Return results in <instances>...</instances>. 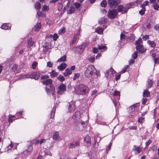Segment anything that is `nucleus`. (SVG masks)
Listing matches in <instances>:
<instances>
[{"instance_id": "1", "label": "nucleus", "mask_w": 159, "mask_h": 159, "mask_svg": "<svg viewBox=\"0 0 159 159\" xmlns=\"http://www.w3.org/2000/svg\"><path fill=\"white\" fill-rule=\"evenodd\" d=\"M89 90L88 87L82 84L78 85L75 89L76 93L79 94H86L88 93Z\"/></svg>"}, {"instance_id": "2", "label": "nucleus", "mask_w": 159, "mask_h": 159, "mask_svg": "<svg viewBox=\"0 0 159 159\" xmlns=\"http://www.w3.org/2000/svg\"><path fill=\"white\" fill-rule=\"evenodd\" d=\"M95 70V68L93 65H89L86 69L84 72V75L86 77H91L92 75L93 71Z\"/></svg>"}, {"instance_id": "3", "label": "nucleus", "mask_w": 159, "mask_h": 159, "mask_svg": "<svg viewBox=\"0 0 159 159\" xmlns=\"http://www.w3.org/2000/svg\"><path fill=\"white\" fill-rule=\"evenodd\" d=\"M40 76V74L39 72H34L30 75H27L23 76V78H31L35 80L38 79Z\"/></svg>"}, {"instance_id": "4", "label": "nucleus", "mask_w": 159, "mask_h": 159, "mask_svg": "<svg viewBox=\"0 0 159 159\" xmlns=\"http://www.w3.org/2000/svg\"><path fill=\"white\" fill-rule=\"evenodd\" d=\"M120 92L119 91H115L113 93V95L114 96V99L113 101V102L114 106L116 108L117 105L118 104V102L117 100H119L120 98Z\"/></svg>"}, {"instance_id": "5", "label": "nucleus", "mask_w": 159, "mask_h": 159, "mask_svg": "<svg viewBox=\"0 0 159 159\" xmlns=\"http://www.w3.org/2000/svg\"><path fill=\"white\" fill-rule=\"evenodd\" d=\"M117 14V12L116 9L109 10L108 12V17L111 19H114Z\"/></svg>"}, {"instance_id": "6", "label": "nucleus", "mask_w": 159, "mask_h": 159, "mask_svg": "<svg viewBox=\"0 0 159 159\" xmlns=\"http://www.w3.org/2000/svg\"><path fill=\"white\" fill-rule=\"evenodd\" d=\"M116 73V71L113 70V69L111 67L108 70H107L105 73V76L108 79V78H112L113 76V75L114 74Z\"/></svg>"}, {"instance_id": "7", "label": "nucleus", "mask_w": 159, "mask_h": 159, "mask_svg": "<svg viewBox=\"0 0 159 159\" xmlns=\"http://www.w3.org/2000/svg\"><path fill=\"white\" fill-rule=\"evenodd\" d=\"M66 88L65 85L62 84H61L58 87L57 93L60 95L63 94L64 92L66 91Z\"/></svg>"}, {"instance_id": "8", "label": "nucleus", "mask_w": 159, "mask_h": 159, "mask_svg": "<svg viewBox=\"0 0 159 159\" xmlns=\"http://www.w3.org/2000/svg\"><path fill=\"white\" fill-rule=\"evenodd\" d=\"M120 0H108V3L110 7H116L120 3Z\"/></svg>"}, {"instance_id": "9", "label": "nucleus", "mask_w": 159, "mask_h": 159, "mask_svg": "<svg viewBox=\"0 0 159 159\" xmlns=\"http://www.w3.org/2000/svg\"><path fill=\"white\" fill-rule=\"evenodd\" d=\"M75 103L74 102H70L69 103L68 106V112H73L75 109Z\"/></svg>"}, {"instance_id": "10", "label": "nucleus", "mask_w": 159, "mask_h": 159, "mask_svg": "<svg viewBox=\"0 0 159 159\" xmlns=\"http://www.w3.org/2000/svg\"><path fill=\"white\" fill-rule=\"evenodd\" d=\"M45 89L46 91L48 94L50 92L52 95H54L55 94V89L53 85H50V89L49 88H47V87H46Z\"/></svg>"}, {"instance_id": "11", "label": "nucleus", "mask_w": 159, "mask_h": 159, "mask_svg": "<svg viewBox=\"0 0 159 159\" xmlns=\"http://www.w3.org/2000/svg\"><path fill=\"white\" fill-rule=\"evenodd\" d=\"M117 9L119 12H122V13L127 12L128 9L127 7H123L121 5L118 6Z\"/></svg>"}, {"instance_id": "12", "label": "nucleus", "mask_w": 159, "mask_h": 159, "mask_svg": "<svg viewBox=\"0 0 159 159\" xmlns=\"http://www.w3.org/2000/svg\"><path fill=\"white\" fill-rule=\"evenodd\" d=\"M142 149V148L140 146L137 147L135 145H134L133 150L135 152V154H138L140 153Z\"/></svg>"}, {"instance_id": "13", "label": "nucleus", "mask_w": 159, "mask_h": 159, "mask_svg": "<svg viewBox=\"0 0 159 159\" xmlns=\"http://www.w3.org/2000/svg\"><path fill=\"white\" fill-rule=\"evenodd\" d=\"M136 48L137 51L140 53H142L145 51L143 48V46L142 45L136 46Z\"/></svg>"}, {"instance_id": "14", "label": "nucleus", "mask_w": 159, "mask_h": 159, "mask_svg": "<svg viewBox=\"0 0 159 159\" xmlns=\"http://www.w3.org/2000/svg\"><path fill=\"white\" fill-rule=\"evenodd\" d=\"M11 27V24L9 23H8L3 24L1 26V28L2 29L6 30L10 29Z\"/></svg>"}, {"instance_id": "15", "label": "nucleus", "mask_w": 159, "mask_h": 159, "mask_svg": "<svg viewBox=\"0 0 159 159\" xmlns=\"http://www.w3.org/2000/svg\"><path fill=\"white\" fill-rule=\"evenodd\" d=\"M139 106V103H137L133 105L132 106H131L129 108V112H133L135 110V108Z\"/></svg>"}, {"instance_id": "16", "label": "nucleus", "mask_w": 159, "mask_h": 159, "mask_svg": "<svg viewBox=\"0 0 159 159\" xmlns=\"http://www.w3.org/2000/svg\"><path fill=\"white\" fill-rule=\"evenodd\" d=\"M52 81L51 79H47L42 81V83L47 86L48 85H52Z\"/></svg>"}, {"instance_id": "17", "label": "nucleus", "mask_w": 159, "mask_h": 159, "mask_svg": "<svg viewBox=\"0 0 159 159\" xmlns=\"http://www.w3.org/2000/svg\"><path fill=\"white\" fill-rule=\"evenodd\" d=\"M84 141L85 142L87 143L88 146L91 145V138L89 136H86L84 138Z\"/></svg>"}, {"instance_id": "18", "label": "nucleus", "mask_w": 159, "mask_h": 159, "mask_svg": "<svg viewBox=\"0 0 159 159\" xmlns=\"http://www.w3.org/2000/svg\"><path fill=\"white\" fill-rule=\"evenodd\" d=\"M67 65L65 63L63 62L59 66L57 67V68L60 71L64 70L66 67Z\"/></svg>"}, {"instance_id": "19", "label": "nucleus", "mask_w": 159, "mask_h": 159, "mask_svg": "<svg viewBox=\"0 0 159 159\" xmlns=\"http://www.w3.org/2000/svg\"><path fill=\"white\" fill-rule=\"evenodd\" d=\"M60 136L59 135V133L56 131L53 133V139L55 140H57L60 138Z\"/></svg>"}, {"instance_id": "20", "label": "nucleus", "mask_w": 159, "mask_h": 159, "mask_svg": "<svg viewBox=\"0 0 159 159\" xmlns=\"http://www.w3.org/2000/svg\"><path fill=\"white\" fill-rule=\"evenodd\" d=\"M72 73L71 70L70 69L67 68L65 70V72L63 73L65 77H67L70 75Z\"/></svg>"}, {"instance_id": "21", "label": "nucleus", "mask_w": 159, "mask_h": 159, "mask_svg": "<svg viewBox=\"0 0 159 159\" xmlns=\"http://www.w3.org/2000/svg\"><path fill=\"white\" fill-rule=\"evenodd\" d=\"M34 43V41H32V39L30 38L28 41V45L27 47L28 48H30L33 45Z\"/></svg>"}, {"instance_id": "22", "label": "nucleus", "mask_w": 159, "mask_h": 159, "mask_svg": "<svg viewBox=\"0 0 159 159\" xmlns=\"http://www.w3.org/2000/svg\"><path fill=\"white\" fill-rule=\"evenodd\" d=\"M41 26V23H39L37 24L33 28L34 30L35 31H39V30Z\"/></svg>"}, {"instance_id": "23", "label": "nucleus", "mask_w": 159, "mask_h": 159, "mask_svg": "<svg viewBox=\"0 0 159 159\" xmlns=\"http://www.w3.org/2000/svg\"><path fill=\"white\" fill-rule=\"evenodd\" d=\"M150 93L147 90H145L143 93V96L144 98L148 97L150 96Z\"/></svg>"}, {"instance_id": "24", "label": "nucleus", "mask_w": 159, "mask_h": 159, "mask_svg": "<svg viewBox=\"0 0 159 159\" xmlns=\"http://www.w3.org/2000/svg\"><path fill=\"white\" fill-rule=\"evenodd\" d=\"M87 45L86 43H84L83 44H82V45H81V47H75V48L77 50H78L79 49H81V48H82L83 47V49H82V52H78L77 53L78 54H81V53L82 52H83V50H84V48H85V47L87 46Z\"/></svg>"}, {"instance_id": "25", "label": "nucleus", "mask_w": 159, "mask_h": 159, "mask_svg": "<svg viewBox=\"0 0 159 159\" xmlns=\"http://www.w3.org/2000/svg\"><path fill=\"white\" fill-rule=\"evenodd\" d=\"M56 109V107L55 106H54L52 110L51 111L50 118L52 119H53L54 117L55 113V112Z\"/></svg>"}, {"instance_id": "26", "label": "nucleus", "mask_w": 159, "mask_h": 159, "mask_svg": "<svg viewBox=\"0 0 159 159\" xmlns=\"http://www.w3.org/2000/svg\"><path fill=\"white\" fill-rule=\"evenodd\" d=\"M75 10V7L72 6L70 7L69 10L67 11L68 14H71L74 13Z\"/></svg>"}, {"instance_id": "27", "label": "nucleus", "mask_w": 159, "mask_h": 159, "mask_svg": "<svg viewBox=\"0 0 159 159\" xmlns=\"http://www.w3.org/2000/svg\"><path fill=\"white\" fill-rule=\"evenodd\" d=\"M51 77L53 78L57 76L58 74V72H56L54 70H52L50 73Z\"/></svg>"}, {"instance_id": "28", "label": "nucleus", "mask_w": 159, "mask_h": 159, "mask_svg": "<svg viewBox=\"0 0 159 159\" xmlns=\"http://www.w3.org/2000/svg\"><path fill=\"white\" fill-rule=\"evenodd\" d=\"M103 29L102 28L98 27L96 30V31L97 33L99 34H101L103 33Z\"/></svg>"}, {"instance_id": "29", "label": "nucleus", "mask_w": 159, "mask_h": 159, "mask_svg": "<svg viewBox=\"0 0 159 159\" xmlns=\"http://www.w3.org/2000/svg\"><path fill=\"white\" fill-rule=\"evenodd\" d=\"M147 43L148 44L152 47L154 48L156 46L155 43L153 41H151L149 40L148 41Z\"/></svg>"}, {"instance_id": "30", "label": "nucleus", "mask_w": 159, "mask_h": 159, "mask_svg": "<svg viewBox=\"0 0 159 159\" xmlns=\"http://www.w3.org/2000/svg\"><path fill=\"white\" fill-rule=\"evenodd\" d=\"M98 49L100 50H102V51H104L107 49V47L105 45H98Z\"/></svg>"}, {"instance_id": "31", "label": "nucleus", "mask_w": 159, "mask_h": 159, "mask_svg": "<svg viewBox=\"0 0 159 159\" xmlns=\"http://www.w3.org/2000/svg\"><path fill=\"white\" fill-rule=\"evenodd\" d=\"M152 81L151 80H148V84H147V88L149 89L152 87Z\"/></svg>"}, {"instance_id": "32", "label": "nucleus", "mask_w": 159, "mask_h": 159, "mask_svg": "<svg viewBox=\"0 0 159 159\" xmlns=\"http://www.w3.org/2000/svg\"><path fill=\"white\" fill-rule=\"evenodd\" d=\"M66 56L64 55L57 60L58 62H61L62 61H66Z\"/></svg>"}, {"instance_id": "33", "label": "nucleus", "mask_w": 159, "mask_h": 159, "mask_svg": "<svg viewBox=\"0 0 159 159\" xmlns=\"http://www.w3.org/2000/svg\"><path fill=\"white\" fill-rule=\"evenodd\" d=\"M45 155H48L50 156H52V154L50 151L48 149H45L44 151Z\"/></svg>"}, {"instance_id": "34", "label": "nucleus", "mask_w": 159, "mask_h": 159, "mask_svg": "<svg viewBox=\"0 0 159 159\" xmlns=\"http://www.w3.org/2000/svg\"><path fill=\"white\" fill-rule=\"evenodd\" d=\"M15 117V116H14L11 115H9L8 118V121L10 123H12L13 121L12 118H14Z\"/></svg>"}, {"instance_id": "35", "label": "nucleus", "mask_w": 159, "mask_h": 159, "mask_svg": "<svg viewBox=\"0 0 159 159\" xmlns=\"http://www.w3.org/2000/svg\"><path fill=\"white\" fill-rule=\"evenodd\" d=\"M57 79L58 80H59L61 82H62L65 80V78H64V77L63 76L61 75H59V76L57 78Z\"/></svg>"}, {"instance_id": "36", "label": "nucleus", "mask_w": 159, "mask_h": 159, "mask_svg": "<svg viewBox=\"0 0 159 159\" xmlns=\"http://www.w3.org/2000/svg\"><path fill=\"white\" fill-rule=\"evenodd\" d=\"M142 43V39L139 38L138 40L136 41L135 42V45L136 46L141 45L140 44Z\"/></svg>"}, {"instance_id": "37", "label": "nucleus", "mask_w": 159, "mask_h": 159, "mask_svg": "<svg viewBox=\"0 0 159 159\" xmlns=\"http://www.w3.org/2000/svg\"><path fill=\"white\" fill-rule=\"evenodd\" d=\"M40 5V3L39 2H37L35 5V8L38 10H39L41 8Z\"/></svg>"}, {"instance_id": "38", "label": "nucleus", "mask_w": 159, "mask_h": 159, "mask_svg": "<svg viewBox=\"0 0 159 159\" xmlns=\"http://www.w3.org/2000/svg\"><path fill=\"white\" fill-rule=\"evenodd\" d=\"M142 9L139 11V13L141 15H143L145 13V7H141Z\"/></svg>"}, {"instance_id": "39", "label": "nucleus", "mask_w": 159, "mask_h": 159, "mask_svg": "<svg viewBox=\"0 0 159 159\" xmlns=\"http://www.w3.org/2000/svg\"><path fill=\"white\" fill-rule=\"evenodd\" d=\"M88 59L89 61L93 63L95 60V58L94 56H91L88 58Z\"/></svg>"}, {"instance_id": "40", "label": "nucleus", "mask_w": 159, "mask_h": 159, "mask_svg": "<svg viewBox=\"0 0 159 159\" xmlns=\"http://www.w3.org/2000/svg\"><path fill=\"white\" fill-rule=\"evenodd\" d=\"M126 38V35L124 34H121L120 35V40L122 41H124Z\"/></svg>"}, {"instance_id": "41", "label": "nucleus", "mask_w": 159, "mask_h": 159, "mask_svg": "<svg viewBox=\"0 0 159 159\" xmlns=\"http://www.w3.org/2000/svg\"><path fill=\"white\" fill-rule=\"evenodd\" d=\"M65 32V29L63 27L60 30L58 31V34H62L64 33Z\"/></svg>"}, {"instance_id": "42", "label": "nucleus", "mask_w": 159, "mask_h": 159, "mask_svg": "<svg viewBox=\"0 0 159 159\" xmlns=\"http://www.w3.org/2000/svg\"><path fill=\"white\" fill-rule=\"evenodd\" d=\"M80 75V74L79 73H77L75 74L73 79L74 80H75L77 78H78Z\"/></svg>"}, {"instance_id": "43", "label": "nucleus", "mask_w": 159, "mask_h": 159, "mask_svg": "<svg viewBox=\"0 0 159 159\" xmlns=\"http://www.w3.org/2000/svg\"><path fill=\"white\" fill-rule=\"evenodd\" d=\"M107 5V2L106 1H103L101 3V5L103 7H105Z\"/></svg>"}, {"instance_id": "44", "label": "nucleus", "mask_w": 159, "mask_h": 159, "mask_svg": "<svg viewBox=\"0 0 159 159\" xmlns=\"http://www.w3.org/2000/svg\"><path fill=\"white\" fill-rule=\"evenodd\" d=\"M148 1H145L140 5L141 7H145L148 5Z\"/></svg>"}, {"instance_id": "45", "label": "nucleus", "mask_w": 159, "mask_h": 159, "mask_svg": "<svg viewBox=\"0 0 159 159\" xmlns=\"http://www.w3.org/2000/svg\"><path fill=\"white\" fill-rule=\"evenodd\" d=\"M42 9L43 11H47L49 10V7L46 5H44L42 8Z\"/></svg>"}, {"instance_id": "46", "label": "nucleus", "mask_w": 159, "mask_h": 159, "mask_svg": "<svg viewBox=\"0 0 159 159\" xmlns=\"http://www.w3.org/2000/svg\"><path fill=\"white\" fill-rule=\"evenodd\" d=\"M153 7L155 10H158L159 8V5L157 3H155L153 5Z\"/></svg>"}, {"instance_id": "47", "label": "nucleus", "mask_w": 159, "mask_h": 159, "mask_svg": "<svg viewBox=\"0 0 159 159\" xmlns=\"http://www.w3.org/2000/svg\"><path fill=\"white\" fill-rule=\"evenodd\" d=\"M128 38L131 41H133L135 39V37L134 34H131L130 36L128 37Z\"/></svg>"}, {"instance_id": "48", "label": "nucleus", "mask_w": 159, "mask_h": 159, "mask_svg": "<svg viewBox=\"0 0 159 159\" xmlns=\"http://www.w3.org/2000/svg\"><path fill=\"white\" fill-rule=\"evenodd\" d=\"M32 147H30L27 150V152L28 154H30L32 151Z\"/></svg>"}, {"instance_id": "49", "label": "nucleus", "mask_w": 159, "mask_h": 159, "mask_svg": "<svg viewBox=\"0 0 159 159\" xmlns=\"http://www.w3.org/2000/svg\"><path fill=\"white\" fill-rule=\"evenodd\" d=\"M149 35H145L143 36L142 38L143 40L145 41L147 39H149Z\"/></svg>"}, {"instance_id": "50", "label": "nucleus", "mask_w": 159, "mask_h": 159, "mask_svg": "<svg viewBox=\"0 0 159 159\" xmlns=\"http://www.w3.org/2000/svg\"><path fill=\"white\" fill-rule=\"evenodd\" d=\"M37 65V63L36 61L34 62L31 66L32 68L34 69H35L36 68Z\"/></svg>"}, {"instance_id": "51", "label": "nucleus", "mask_w": 159, "mask_h": 159, "mask_svg": "<svg viewBox=\"0 0 159 159\" xmlns=\"http://www.w3.org/2000/svg\"><path fill=\"white\" fill-rule=\"evenodd\" d=\"M58 37V36L57 34H54L53 35V39L54 41L56 40Z\"/></svg>"}, {"instance_id": "52", "label": "nucleus", "mask_w": 159, "mask_h": 159, "mask_svg": "<svg viewBox=\"0 0 159 159\" xmlns=\"http://www.w3.org/2000/svg\"><path fill=\"white\" fill-rule=\"evenodd\" d=\"M132 56L134 59H136L137 57V52H135L132 54Z\"/></svg>"}, {"instance_id": "53", "label": "nucleus", "mask_w": 159, "mask_h": 159, "mask_svg": "<svg viewBox=\"0 0 159 159\" xmlns=\"http://www.w3.org/2000/svg\"><path fill=\"white\" fill-rule=\"evenodd\" d=\"M129 66L128 65V66H126L124 69H123L120 72L121 73H124L127 70V67Z\"/></svg>"}, {"instance_id": "54", "label": "nucleus", "mask_w": 159, "mask_h": 159, "mask_svg": "<svg viewBox=\"0 0 159 159\" xmlns=\"http://www.w3.org/2000/svg\"><path fill=\"white\" fill-rule=\"evenodd\" d=\"M53 64L50 61H48L47 63V66L49 67H52Z\"/></svg>"}, {"instance_id": "55", "label": "nucleus", "mask_w": 159, "mask_h": 159, "mask_svg": "<svg viewBox=\"0 0 159 159\" xmlns=\"http://www.w3.org/2000/svg\"><path fill=\"white\" fill-rule=\"evenodd\" d=\"M13 146V144L12 143H11L9 144V146L7 147V148H8L7 150L10 149H11L12 148Z\"/></svg>"}, {"instance_id": "56", "label": "nucleus", "mask_w": 159, "mask_h": 159, "mask_svg": "<svg viewBox=\"0 0 159 159\" xmlns=\"http://www.w3.org/2000/svg\"><path fill=\"white\" fill-rule=\"evenodd\" d=\"M84 122H81V125H80L79 127V128H79V129H78V130H79V131H81L82 130H83V128H82V125H83L84 123Z\"/></svg>"}, {"instance_id": "57", "label": "nucleus", "mask_w": 159, "mask_h": 159, "mask_svg": "<svg viewBox=\"0 0 159 159\" xmlns=\"http://www.w3.org/2000/svg\"><path fill=\"white\" fill-rule=\"evenodd\" d=\"M97 92V91L96 90H94L91 93V95L93 97H95L96 94Z\"/></svg>"}, {"instance_id": "58", "label": "nucleus", "mask_w": 159, "mask_h": 159, "mask_svg": "<svg viewBox=\"0 0 159 159\" xmlns=\"http://www.w3.org/2000/svg\"><path fill=\"white\" fill-rule=\"evenodd\" d=\"M49 77V76L47 75H44L41 77V78L42 79H46L48 78Z\"/></svg>"}, {"instance_id": "59", "label": "nucleus", "mask_w": 159, "mask_h": 159, "mask_svg": "<svg viewBox=\"0 0 159 159\" xmlns=\"http://www.w3.org/2000/svg\"><path fill=\"white\" fill-rule=\"evenodd\" d=\"M17 68V66L16 64H14L13 65L12 67V69L13 70V71H15V70H16Z\"/></svg>"}, {"instance_id": "60", "label": "nucleus", "mask_w": 159, "mask_h": 159, "mask_svg": "<svg viewBox=\"0 0 159 159\" xmlns=\"http://www.w3.org/2000/svg\"><path fill=\"white\" fill-rule=\"evenodd\" d=\"M76 8H79L81 6L80 4L79 3L76 2L74 4Z\"/></svg>"}, {"instance_id": "61", "label": "nucleus", "mask_w": 159, "mask_h": 159, "mask_svg": "<svg viewBox=\"0 0 159 159\" xmlns=\"http://www.w3.org/2000/svg\"><path fill=\"white\" fill-rule=\"evenodd\" d=\"M120 77V74H119L117 75H116L115 76V80H119Z\"/></svg>"}, {"instance_id": "62", "label": "nucleus", "mask_w": 159, "mask_h": 159, "mask_svg": "<svg viewBox=\"0 0 159 159\" xmlns=\"http://www.w3.org/2000/svg\"><path fill=\"white\" fill-rule=\"evenodd\" d=\"M154 29L157 31L159 30V24H157L154 26Z\"/></svg>"}, {"instance_id": "63", "label": "nucleus", "mask_w": 159, "mask_h": 159, "mask_svg": "<svg viewBox=\"0 0 159 159\" xmlns=\"http://www.w3.org/2000/svg\"><path fill=\"white\" fill-rule=\"evenodd\" d=\"M154 62L155 63H159V58H157L154 59Z\"/></svg>"}, {"instance_id": "64", "label": "nucleus", "mask_w": 159, "mask_h": 159, "mask_svg": "<svg viewBox=\"0 0 159 159\" xmlns=\"http://www.w3.org/2000/svg\"><path fill=\"white\" fill-rule=\"evenodd\" d=\"M93 52L94 53H96L98 52V49L97 48H94L93 49Z\"/></svg>"}]
</instances>
